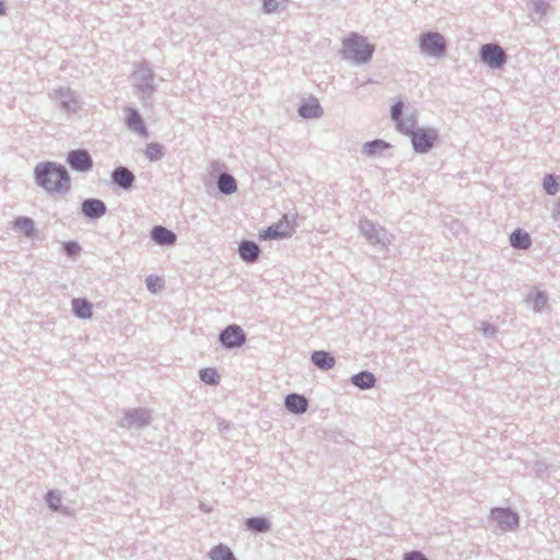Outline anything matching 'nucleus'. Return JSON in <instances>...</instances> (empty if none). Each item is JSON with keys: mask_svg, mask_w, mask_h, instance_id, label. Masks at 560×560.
Masks as SVG:
<instances>
[{"mask_svg": "<svg viewBox=\"0 0 560 560\" xmlns=\"http://www.w3.org/2000/svg\"><path fill=\"white\" fill-rule=\"evenodd\" d=\"M36 184L46 191L63 195L71 187V179L62 165L52 162L38 163L34 171Z\"/></svg>", "mask_w": 560, "mask_h": 560, "instance_id": "nucleus-1", "label": "nucleus"}, {"mask_svg": "<svg viewBox=\"0 0 560 560\" xmlns=\"http://www.w3.org/2000/svg\"><path fill=\"white\" fill-rule=\"evenodd\" d=\"M374 52V45L357 33H351L342 40V55L347 59L362 63L369 61Z\"/></svg>", "mask_w": 560, "mask_h": 560, "instance_id": "nucleus-2", "label": "nucleus"}, {"mask_svg": "<svg viewBox=\"0 0 560 560\" xmlns=\"http://www.w3.org/2000/svg\"><path fill=\"white\" fill-rule=\"evenodd\" d=\"M415 124H399V130L411 138L412 147L417 152L430 151L436 142L439 135L433 128H413Z\"/></svg>", "mask_w": 560, "mask_h": 560, "instance_id": "nucleus-3", "label": "nucleus"}, {"mask_svg": "<svg viewBox=\"0 0 560 560\" xmlns=\"http://www.w3.org/2000/svg\"><path fill=\"white\" fill-rule=\"evenodd\" d=\"M420 48L431 56L441 57L445 52V39L439 33L429 32L421 36Z\"/></svg>", "mask_w": 560, "mask_h": 560, "instance_id": "nucleus-4", "label": "nucleus"}, {"mask_svg": "<svg viewBox=\"0 0 560 560\" xmlns=\"http://www.w3.org/2000/svg\"><path fill=\"white\" fill-rule=\"evenodd\" d=\"M480 57L481 60L491 68H500L506 60L505 52L495 44L483 45L480 49Z\"/></svg>", "mask_w": 560, "mask_h": 560, "instance_id": "nucleus-5", "label": "nucleus"}, {"mask_svg": "<svg viewBox=\"0 0 560 560\" xmlns=\"http://www.w3.org/2000/svg\"><path fill=\"white\" fill-rule=\"evenodd\" d=\"M292 233V228L287 219V217H283L281 220H279L276 224L261 230L259 233L260 240H277V238H283L287 236H290Z\"/></svg>", "mask_w": 560, "mask_h": 560, "instance_id": "nucleus-6", "label": "nucleus"}, {"mask_svg": "<svg viewBox=\"0 0 560 560\" xmlns=\"http://www.w3.org/2000/svg\"><path fill=\"white\" fill-rule=\"evenodd\" d=\"M67 162L69 165L80 172H88L93 166V161L85 150H74L68 154Z\"/></svg>", "mask_w": 560, "mask_h": 560, "instance_id": "nucleus-7", "label": "nucleus"}, {"mask_svg": "<svg viewBox=\"0 0 560 560\" xmlns=\"http://www.w3.org/2000/svg\"><path fill=\"white\" fill-rule=\"evenodd\" d=\"M220 340L226 348L241 347L245 342V334L241 327L232 325L221 332Z\"/></svg>", "mask_w": 560, "mask_h": 560, "instance_id": "nucleus-8", "label": "nucleus"}, {"mask_svg": "<svg viewBox=\"0 0 560 560\" xmlns=\"http://www.w3.org/2000/svg\"><path fill=\"white\" fill-rule=\"evenodd\" d=\"M492 518L501 526L512 528L517 525L518 517L515 513L505 509H494L491 512Z\"/></svg>", "mask_w": 560, "mask_h": 560, "instance_id": "nucleus-9", "label": "nucleus"}, {"mask_svg": "<svg viewBox=\"0 0 560 560\" xmlns=\"http://www.w3.org/2000/svg\"><path fill=\"white\" fill-rule=\"evenodd\" d=\"M151 237L159 245H173L177 238L175 233L161 225L152 229Z\"/></svg>", "mask_w": 560, "mask_h": 560, "instance_id": "nucleus-10", "label": "nucleus"}, {"mask_svg": "<svg viewBox=\"0 0 560 560\" xmlns=\"http://www.w3.org/2000/svg\"><path fill=\"white\" fill-rule=\"evenodd\" d=\"M82 211L89 218H100L105 213L106 207L98 199H88L82 203Z\"/></svg>", "mask_w": 560, "mask_h": 560, "instance_id": "nucleus-11", "label": "nucleus"}, {"mask_svg": "<svg viewBox=\"0 0 560 560\" xmlns=\"http://www.w3.org/2000/svg\"><path fill=\"white\" fill-rule=\"evenodd\" d=\"M307 399L298 394H290L285 398V407L294 413H303L307 409Z\"/></svg>", "mask_w": 560, "mask_h": 560, "instance_id": "nucleus-12", "label": "nucleus"}, {"mask_svg": "<svg viewBox=\"0 0 560 560\" xmlns=\"http://www.w3.org/2000/svg\"><path fill=\"white\" fill-rule=\"evenodd\" d=\"M113 180L120 187L127 189L133 184L135 176L126 167H118L113 172Z\"/></svg>", "mask_w": 560, "mask_h": 560, "instance_id": "nucleus-13", "label": "nucleus"}, {"mask_svg": "<svg viewBox=\"0 0 560 560\" xmlns=\"http://www.w3.org/2000/svg\"><path fill=\"white\" fill-rule=\"evenodd\" d=\"M299 113L304 118H317L322 115V108L318 101L312 98L300 106Z\"/></svg>", "mask_w": 560, "mask_h": 560, "instance_id": "nucleus-14", "label": "nucleus"}, {"mask_svg": "<svg viewBox=\"0 0 560 560\" xmlns=\"http://www.w3.org/2000/svg\"><path fill=\"white\" fill-rule=\"evenodd\" d=\"M259 252V247L254 242L244 241L240 245V255L248 262H254L258 258Z\"/></svg>", "mask_w": 560, "mask_h": 560, "instance_id": "nucleus-15", "label": "nucleus"}, {"mask_svg": "<svg viewBox=\"0 0 560 560\" xmlns=\"http://www.w3.org/2000/svg\"><path fill=\"white\" fill-rule=\"evenodd\" d=\"M312 361L322 370H329L335 365V358L325 351H315Z\"/></svg>", "mask_w": 560, "mask_h": 560, "instance_id": "nucleus-16", "label": "nucleus"}, {"mask_svg": "<svg viewBox=\"0 0 560 560\" xmlns=\"http://www.w3.org/2000/svg\"><path fill=\"white\" fill-rule=\"evenodd\" d=\"M72 310L78 317L90 318L92 316V304L83 299L72 301Z\"/></svg>", "mask_w": 560, "mask_h": 560, "instance_id": "nucleus-17", "label": "nucleus"}, {"mask_svg": "<svg viewBox=\"0 0 560 560\" xmlns=\"http://www.w3.org/2000/svg\"><path fill=\"white\" fill-rule=\"evenodd\" d=\"M511 245L515 248L526 249L530 246V236L526 232H522L521 230H516L511 234L510 237Z\"/></svg>", "mask_w": 560, "mask_h": 560, "instance_id": "nucleus-18", "label": "nucleus"}, {"mask_svg": "<svg viewBox=\"0 0 560 560\" xmlns=\"http://www.w3.org/2000/svg\"><path fill=\"white\" fill-rule=\"evenodd\" d=\"M352 383L360 388H371L374 386L375 377L370 372H361L352 377Z\"/></svg>", "mask_w": 560, "mask_h": 560, "instance_id": "nucleus-19", "label": "nucleus"}, {"mask_svg": "<svg viewBox=\"0 0 560 560\" xmlns=\"http://www.w3.org/2000/svg\"><path fill=\"white\" fill-rule=\"evenodd\" d=\"M218 186L223 194H233L236 191V182L229 174H222L219 177Z\"/></svg>", "mask_w": 560, "mask_h": 560, "instance_id": "nucleus-20", "label": "nucleus"}, {"mask_svg": "<svg viewBox=\"0 0 560 560\" xmlns=\"http://www.w3.org/2000/svg\"><path fill=\"white\" fill-rule=\"evenodd\" d=\"M211 560H236L229 547L219 545L210 551Z\"/></svg>", "mask_w": 560, "mask_h": 560, "instance_id": "nucleus-21", "label": "nucleus"}, {"mask_svg": "<svg viewBox=\"0 0 560 560\" xmlns=\"http://www.w3.org/2000/svg\"><path fill=\"white\" fill-rule=\"evenodd\" d=\"M387 148H389V144L387 142H385L383 140H374V141H371V142H366L364 144L363 152L368 156H372V155L376 154L380 151L386 150Z\"/></svg>", "mask_w": 560, "mask_h": 560, "instance_id": "nucleus-22", "label": "nucleus"}, {"mask_svg": "<svg viewBox=\"0 0 560 560\" xmlns=\"http://www.w3.org/2000/svg\"><path fill=\"white\" fill-rule=\"evenodd\" d=\"M14 225L26 236H31L34 233V222L28 218H18L14 222Z\"/></svg>", "mask_w": 560, "mask_h": 560, "instance_id": "nucleus-23", "label": "nucleus"}, {"mask_svg": "<svg viewBox=\"0 0 560 560\" xmlns=\"http://www.w3.org/2000/svg\"><path fill=\"white\" fill-rule=\"evenodd\" d=\"M199 376H200L201 381H203L206 384H210V385L218 384L219 378H220L217 370L213 368L202 369L199 372Z\"/></svg>", "mask_w": 560, "mask_h": 560, "instance_id": "nucleus-24", "label": "nucleus"}, {"mask_svg": "<svg viewBox=\"0 0 560 560\" xmlns=\"http://www.w3.org/2000/svg\"><path fill=\"white\" fill-rule=\"evenodd\" d=\"M145 155L150 161H158L163 156L162 145L159 143H150L147 145Z\"/></svg>", "mask_w": 560, "mask_h": 560, "instance_id": "nucleus-25", "label": "nucleus"}, {"mask_svg": "<svg viewBox=\"0 0 560 560\" xmlns=\"http://www.w3.org/2000/svg\"><path fill=\"white\" fill-rule=\"evenodd\" d=\"M247 527L256 532H265L268 529V523L265 518L253 517L247 521Z\"/></svg>", "mask_w": 560, "mask_h": 560, "instance_id": "nucleus-26", "label": "nucleus"}, {"mask_svg": "<svg viewBox=\"0 0 560 560\" xmlns=\"http://www.w3.org/2000/svg\"><path fill=\"white\" fill-rule=\"evenodd\" d=\"M402 107H404V104L401 102H397L396 104H394L392 106V110H390L392 118L397 122L398 129H399V124H405L401 120ZM410 122H412V121L408 120L406 124H408L410 126Z\"/></svg>", "mask_w": 560, "mask_h": 560, "instance_id": "nucleus-27", "label": "nucleus"}, {"mask_svg": "<svg viewBox=\"0 0 560 560\" xmlns=\"http://www.w3.org/2000/svg\"><path fill=\"white\" fill-rule=\"evenodd\" d=\"M148 289L156 293L163 288V280L158 276H149L145 280Z\"/></svg>", "mask_w": 560, "mask_h": 560, "instance_id": "nucleus-28", "label": "nucleus"}, {"mask_svg": "<svg viewBox=\"0 0 560 560\" xmlns=\"http://www.w3.org/2000/svg\"><path fill=\"white\" fill-rule=\"evenodd\" d=\"M544 188L549 195H555L558 191L559 185L552 175L545 177Z\"/></svg>", "mask_w": 560, "mask_h": 560, "instance_id": "nucleus-29", "label": "nucleus"}, {"mask_svg": "<svg viewBox=\"0 0 560 560\" xmlns=\"http://www.w3.org/2000/svg\"><path fill=\"white\" fill-rule=\"evenodd\" d=\"M63 248L69 256H77L81 249L77 242H68L63 245Z\"/></svg>", "mask_w": 560, "mask_h": 560, "instance_id": "nucleus-30", "label": "nucleus"}, {"mask_svg": "<svg viewBox=\"0 0 560 560\" xmlns=\"http://www.w3.org/2000/svg\"><path fill=\"white\" fill-rule=\"evenodd\" d=\"M128 120L130 126L142 125L140 116L135 110L130 113Z\"/></svg>", "mask_w": 560, "mask_h": 560, "instance_id": "nucleus-31", "label": "nucleus"}, {"mask_svg": "<svg viewBox=\"0 0 560 560\" xmlns=\"http://www.w3.org/2000/svg\"><path fill=\"white\" fill-rule=\"evenodd\" d=\"M405 560H428L421 552L412 551L405 555Z\"/></svg>", "mask_w": 560, "mask_h": 560, "instance_id": "nucleus-32", "label": "nucleus"}, {"mask_svg": "<svg viewBox=\"0 0 560 560\" xmlns=\"http://www.w3.org/2000/svg\"><path fill=\"white\" fill-rule=\"evenodd\" d=\"M547 300L542 294H538L535 299V307L544 306Z\"/></svg>", "mask_w": 560, "mask_h": 560, "instance_id": "nucleus-33", "label": "nucleus"}, {"mask_svg": "<svg viewBox=\"0 0 560 560\" xmlns=\"http://www.w3.org/2000/svg\"><path fill=\"white\" fill-rule=\"evenodd\" d=\"M5 13V4L3 1L0 0V15H3Z\"/></svg>", "mask_w": 560, "mask_h": 560, "instance_id": "nucleus-34", "label": "nucleus"}, {"mask_svg": "<svg viewBox=\"0 0 560 560\" xmlns=\"http://www.w3.org/2000/svg\"><path fill=\"white\" fill-rule=\"evenodd\" d=\"M52 498H54L52 493H51V492H49L48 498H47V501H48V503H49V505H50V506H52V505H54V503H52Z\"/></svg>", "mask_w": 560, "mask_h": 560, "instance_id": "nucleus-35", "label": "nucleus"}]
</instances>
